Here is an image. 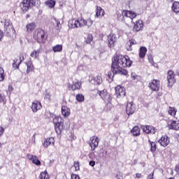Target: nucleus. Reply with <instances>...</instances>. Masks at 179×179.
I'll use <instances>...</instances> for the list:
<instances>
[{"label":"nucleus","mask_w":179,"mask_h":179,"mask_svg":"<svg viewBox=\"0 0 179 179\" xmlns=\"http://www.w3.org/2000/svg\"><path fill=\"white\" fill-rule=\"evenodd\" d=\"M132 65V61L128 56L115 55L112 58L111 71L113 75H128V71L122 68H129Z\"/></svg>","instance_id":"obj_1"},{"label":"nucleus","mask_w":179,"mask_h":179,"mask_svg":"<svg viewBox=\"0 0 179 179\" xmlns=\"http://www.w3.org/2000/svg\"><path fill=\"white\" fill-rule=\"evenodd\" d=\"M40 0H23L20 4V7L22 12L26 13L33 6H40Z\"/></svg>","instance_id":"obj_2"},{"label":"nucleus","mask_w":179,"mask_h":179,"mask_svg":"<svg viewBox=\"0 0 179 179\" xmlns=\"http://www.w3.org/2000/svg\"><path fill=\"white\" fill-rule=\"evenodd\" d=\"M53 123L55 124V131L57 135H61L64 130V119L61 116H56L53 119Z\"/></svg>","instance_id":"obj_3"},{"label":"nucleus","mask_w":179,"mask_h":179,"mask_svg":"<svg viewBox=\"0 0 179 179\" xmlns=\"http://www.w3.org/2000/svg\"><path fill=\"white\" fill-rule=\"evenodd\" d=\"M4 30L6 33L8 37L13 38L16 36L15 29H13V25L10 22V20H6L4 22Z\"/></svg>","instance_id":"obj_4"},{"label":"nucleus","mask_w":179,"mask_h":179,"mask_svg":"<svg viewBox=\"0 0 179 179\" xmlns=\"http://www.w3.org/2000/svg\"><path fill=\"white\" fill-rule=\"evenodd\" d=\"M87 24V21L83 18L78 20H71L69 22V27L70 29H78V27H83Z\"/></svg>","instance_id":"obj_5"},{"label":"nucleus","mask_w":179,"mask_h":179,"mask_svg":"<svg viewBox=\"0 0 179 179\" xmlns=\"http://www.w3.org/2000/svg\"><path fill=\"white\" fill-rule=\"evenodd\" d=\"M103 83V80L101 79V76H96L95 77H93L91 80V90L92 93L94 92L95 94L99 93V91L97 90V87L99 85H101Z\"/></svg>","instance_id":"obj_6"},{"label":"nucleus","mask_w":179,"mask_h":179,"mask_svg":"<svg viewBox=\"0 0 179 179\" xmlns=\"http://www.w3.org/2000/svg\"><path fill=\"white\" fill-rule=\"evenodd\" d=\"M34 38L38 43L44 44L45 43V32L43 29H36L34 33Z\"/></svg>","instance_id":"obj_7"},{"label":"nucleus","mask_w":179,"mask_h":179,"mask_svg":"<svg viewBox=\"0 0 179 179\" xmlns=\"http://www.w3.org/2000/svg\"><path fill=\"white\" fill-rule=\"evenodd\" d=\"M129 17V19H131V20H134V19H135V17H136L137 14L136 13L134 12V11H129V10H123L121 11V13L117 14V19L118 20H124V17Z\"/></svg>","instance_id":"obj_8"},{"label":"nucleus","mask_w":179,"mask_h":179,"mask_svg":"<svg viewBox=\"0 0 179 179\" xmlns=\"http://www.w3.org/2000/svg\"><path fill=\"white\" fill-rule=\"evenodd\" d=\"M92 97H96L99 94V96H100V97H101V99H103V100H104V101H106V103H108V101H111V96L108 94V93L107 92V90L106 89L100 91L99 92H98V93L96 94H95L94 91L93 92H92Z\"/></svg>","instance_id":"obj_9"},{"label":"nucleus","mask_w":179,"mask_h":179,"mask_svg":"<svg viewBox=\"0 0 179 179\" xmlns=\"http://www.w3.org/2000/svg\"><path fill=\"white\" fill-rule=\"evenodd\" d=\"M176 74L173 71H169L167 74L168 87H173L174 83H176Z\"/></svg>","instance_id":"obj_10"},{"label":"nucleus","mask_w":179,"mask_h":179,"mask_svg":"<svg viewBox=\"0 0 179 179\" xmlns=\"http://www.w3.org/2000/svg\"><path fill=\"white\" fill-rule=\"evenodd\" d=\"M115 96L117 99L121 97H125V88L121 87L120 85H117L115 87Z\"/></svg>","instance_id":"obj_11"},{"label":"nucleus","mask_w":179,"mask_h":179,"mask_svg":"<svg viewBox=\"0 0 179 179\" xmlns=\"http://www.w3.org/2000/svg\"><path fill=\"white\" fill-rule=\"evenodd\" d=\"M158 143H159L161 146H163V148H166L169 146L170 143V138L167 136H162L158 141Z\"/></svg>","instance_id":"obj_12"},{"label":"nucleus","mask_w":179,"mask_h":179,"mask_svg":"<svg viewBox=\"0 0 179 179\" xmlns=\"http://www.w3.org/2000/svg\"><path fill=\"white\" fill-rule=\"evenodd\" d=\"M135 104L134 102H128L126 106V113L128 115H132L135 113Z\"/></svg>","instance_id":"obj_13"},{"label":"nucleus","mask_w":179,"mask_h":179,"mask_svg":"<svg viewBox=\"0 0 179 179\" xmlns=\"http://www.w3.org/2000/svg\"><path fill=\"white\" fill-rule=\"evenodd\" d=\"M42 108H43V105H41V101H34V102H32L31 108L33 113H37V111H38V110H41Z\"/></svg>","instance_id":"obj_14"},{"label":"nucleus","mask_w":179,"mask_h":179,"mask_svg":"<svg viewBox=\"0 0 179 179\" xmlns=\"http://www.w3.org/2000/svg\"><path fill=\"white\" fill-rule=\"evenodd\" d=\"M149 87L151 90L157 92V90H159V87H160V81L157 80H153L151 83H150Z\"/></svg>","instance_id":"obj_15"},{"label":"nucleus","mask_w":179,"mask_h":179,"mask_svg":"<svg viewBox=\"0 0 179 179\" xmlns=\"http://www.w3.org/2000/svg\"><path fill=\"white\" fill-rule=\"evenodd\" d=\"M27 159H29V160H31V162H32L34 164H36V166H41V162H40L37 156L28 154L27 155Z\"/></svg>","instance_id":"obj_16"},{"label":"nucleus","mask_w":179,"mask_h":179,"mask_svg":"<svg viewBox=\"0 0 179 179\" xmlns=\"http://www.w3.org/2000/svg\"><path fill=\"white\" fill-rule=\"evenodd\" d=\"M143 29V21L138 20L134 22V30L135 31H141Z\"/></svg>","instance_id":"obj_17"},{"label":"nucleus","mask_w":179,"mask_h":179,"mask_svg":"<svg viewBox=\"0 0 179 179\" xmlns=\"http://www.w3.org/2000/svg\"><path fill=\"white\" fill-rule=\"evenodd\" d=\"M55 143V141L54 140V138L50 137V138H45L43 141V145L44 146V148H48V146H50V145H54Z\"/></svg>","instance_id":"obj_18"},{"label":"nucleus","mask_w":179,"mask_h":179,"mask_svg":"<svg viewBox=\"0 0 179 179\" xmlns=\"http://www.w3.org/2000/svg\"><path fill=\"white\" fill-rule=\"evenodd\" d=\"M99 146V137L93 136L91 139V149L92 150H94L96 148Z\"/></svg>","instance_id":"obj_19"},{"label":"nucleus","mask_w":179,"mask_h":179,"mask_svg":"<svg viewBox=\"0 0 179 179\" xmlns=\"http://www.w3.org/2000/svg\"><path fill=\"white\" fill-rule=\"evenodd\" d=\"M82 86V83L79 81V80H75L73 81V84L69 86L71 88V90H79Z\"/></svg>","instance_id":"obj_20"},{"label":"nucleus","mask_w":179,"mask_h":179,"mask_svg":"<svg viewBox=\"0 0 179 179\" xmlns=\"http://www.w3.org/2000/svg\"><path fill=\"white\" fill-rule=\"evenodd\" d=\"M142 129L145 134H155L156 132L153 126H143Z\"/></svg>","instance_id":"obj_21"},{"label":"nucleus","mask_w":179,"mask_h":179,"mask_svg":"<svg viewBox=\"0 0 179 179\" xmlns=\"http://www.w3.org/2000/svg\"><path fill=\"white\" fill-rule=\"evenodd\" d=\"M96 14H95V17H99L101 18L103 16H104L105 12L104 10L102 9L101 7L100 6H96Z\"/></svg>","instance_id":"obj_22"},{"label":"nucleus","mask_w":179,"mask_h":179,"mask_svg":"<svg viewBox=\"0 0 179 179\" xmlns=\"http://www.w3.org/2000/svg\"><path fill=\"white\" fill-rule=\"evenodd\" d=\"M108 41L109 47H114V44L115 43V41H117V38H115V36L110 35L108 36Z\"/></svg>","instance_id":"obj_23"},{"label":"nucleus","mask_w":179,"mask_h":179,"mask_svg":"<svg viewBox=\"0 0 179 179\" xmlns=\"http://www.w3.org/2000/svg\"><path fill=\"white\" fill-rule=\"evenodd\" d=\"M62 114L64 117H69L71 115V109L67 106H62Z\"/></svg>","instance_id":"obj_24"},{"label":"nucleus","mask_w":179,"mask_h":179,"mask_svg":"<svg viewBox=\"0 0 179 179\" xmlns=\"http://www.w3.org/2000/svg\"><path fill=\"white\" fill-rule=\"evenodd\" d=\"M147 52H148V48H146V47L145 46L141 47L139 50V57L145 58V57H146Z\"/></svg>","instance_id":"obj_25"},{"label":"nucleus","mask_w":179,"mask_h":179,"mask_svg":"<svg viewBox=\"0 0 179 179\" xmlns=\"http://www.w3.org/2000/svg\"><path fill=\"white\" fill-rule=\"evenodd\" d=\"M169 129H174L178 131L179 129V121H173L169 126Z\"/></svg>","instance_id":"obj_26"},{"label":"nucleus","mask_w":179,"mask_h":179,"mask_svg":"<svg viewBox=\"0 0 179 179\" xmlns=\"http://www.w3.org/2000/svg\"><path fill=\"white\" fill-rule=\"evenodd\" d=\"M24 58L20 57V61L18 59H14L13 63V67L15 68V69H19V66L20 64H22V61H23Z\"/></svg>","instance_id":"obj_27"},{"label":"nucleus","mask_w":179,"mask_h":179,"mask_svg":"<svg viewBox=\"0 0 179 179\" xmlns=\"http://www.w3.org/2000/svg\"><path fill=\"white\" fill-rule=\"evenodd\" d=\"M27 33H31L34 29H36V23L31 22L26 26Z\"/></svg>","instance_id":"obj_28"},{"label":"nucleus","mask_w":179,"mask_h":179,"mask_svg":"<svg viewBox=\"0 0 179 179\" xmlns=\"http://www.w3.org/2000/svg\"><path fill=\"white\" fill-rule=\"evenodd\" d=\"M27 65V73H30V72H33L34 71V66H33V63L31 61H29L26 63Z\"/></svg>","instance_id":"obj_29"},{"label":"nucleus","mask_w":179,"mask_h":179,"mask_svg":"<svg viewBox=\"0 0 179 179\" xmlns=\"http://www.w3.org/2000/svg\"><path fill=\"white\" fill-rule=\"evenodd\" d=\"M131 134H133L134 136H138L141 135V129L139 127L135 126L131 131Z\"/></svg>","instance_id":"obj_30"},{"label":"nucleus","mask_w":179,"mask_h":179,"mask_svg":"<svg viewBox=\"0 0 179 179\" xmlns=\"http://www.w3.org/2000/svg\"><path fill=\"white\" fill-rule=\"evenodd\" d=\"M40 52H41V50L40 49L34 50L32 52H31L30 56L31 57V58H34L36 59V58H38V57L40 56Z\"/></svg>","instance_id":"obj_31"},{"label":"nucleus","mask_w":179,"mask_h":179,"mask_svg":"<svg viewBox=\"0 0 179 179\" xmlns=\"http://www.w3.org/2000/svg\"><path fill=\"white\" fill-rule=\"evenodd\" d=\"M172 10H173L175 13H179V2H173V3L172 4Z\"/></svg>","instance_id":"obj_32"},{"label":"nucleus","mask_w":179,"mask_h":179,"mask_svg":"<svg viewBox=\"0 0 179 179\" xmlns=\"http://www.w3.org/2000/svg\"><path fill=\"white\" fill-rule=\"evenodd\" d=\"M150 145V152H152V153H155V152H156V143L151 141L150 140L148 141Z\"/></svg>","instance_id":"obj_33"},{"label":"nucleus","mask_w":179,"mask_h":179,"mask_svg":"<svg viewBox=\"0 0 179 179\" xmlns=\"http://www.w3.org/2000/svg\"><path fill=\"white\" fill-rule=\"evenodd\" d=\"M38 179H50V176H48L47 171H43L40 173Z\"/></svg>","instance_id":"obj_34"},{"label":"nucleus","mask_w":179,"mask_h":179,"mask_svg":"<svg viewBox=\"0 0 179 179\" xmlns=\"http://www.w3.org/2000/svg\"><path fill=\"white\" fill-rule=\"evenodd\" d=\"M168 113L171 117H176V114L177 113V110L176 108L170 106L168 110Z\"/></svg>","instance_id":"obj_35"},{"label":"nucleus","mask_w":179,"mask_h":179,"mask_svg":"<svg viewBox=\"0 0 179 179\" xmlns=\"http://www.w3.org/2000/svg\"><path fill=\"white\" fill-rule=\"evenodd\" d=\"M55 22H56V29L57 30H61V29L62 28V23H63V21L62 20H57V19H55Z\"/></svg>","instance_id":"obj_36"},{"label":"nucleus","mask_w":179,"mask_h":179,"mask_svg":"<svg viewBox=\"0 0 179 179\" xmlns=\"http://www.w3.org/2000/svg\"><path fill=\"white\" fill-rule=\"evenodd\" d=\"M52 51L55 52H61V51H62V45H56L53 46Z\"/></svg>","instance_id":"obj_37"},{"label":"nucleus","mask_w":179,"mask_h":179,"mask_svg":"<svg viewBox=\"0 0 179 179\" xmlns=\"http://www.w3.org/2000/svg\"><path fill=\"white\" fill-rule=\"evenodd\" d=\"M46 6L48 8H54L55 6V1L54 0H49L45 2Z\"/></svg>","instance_id":"obj_38"},{"label":"nucleus","mask_w":179,"mask_h":179,"mask_svg":"<svg viewBox=\"0 0 179 179\" xmlns=\"http://www.w3.org/2000/svg\"><path fill=\"white\" fill-rule=\"evenodd\" d=\"M76 99L77 101H79V103H82L83 100H85V96H83L81 94H78L76 95Z\"/></svg>","instance_id":"obj_39"},{"label":"nucleus","mask_w":179,"mask_h":179,"mask_svg":"<svg viewBox=\"0 0 179 179\" xmlns=\"http://www.w3.org/2000/svg\"><path fill=\"white\" fill-rule=\"evenodd\" d=\"M4 71L3 69L0 67V82H2L5 79V76H3Z\"/></svg>","instance_id":"obj_40"},{"label":"nucleus","mask_w":179,"mask_h":179,"mask_svg":"<svg viewBox=\"0 0 179 179\" xmlns=\"http://www.w3.org/2000/svg\"><path fill=\"white\" fill-rule=\"evenodd\" d=\"M73 167L75 169V171H79L80 168L79 166V162L78 161L74 162Z\"/></svg>","instance_id":"obj_41"},{"label":"nucleus","mask_w":179,"mask_h":179,"mask_svg":"<svg viewBox=\"0 0 179 179\" xmlns=\"http://www.w3.org/2000/svg\"><path fill=\"white\" fill-rule=\"evenodd\" d=\"M131 78L133 79V80H139V76L136 75L135 73H131Z\"/></svg>","instance_id":"obj_42"},{"label":"nucleus","mask_w":179,"mask_h":179,"mask_svg":"<svg viewBox=\"0 0 179 179\" xmlns=\"http://www.w3.org/2000/svg\"><path fill=\"white\" fill-rule=\"evenodd\" d=\"M126 49L127 51H132V45L129 42H127L126 44Z\"/></svg>","instance_id":"obj_43"},{"label":"nucleus","mask_w":179,"mask_h":179,"mask_svg":"<svg viewBox=\"0 0 179 179\" xmlns=\"http://www.w3.org/2000/svg\"><path fill=\"white\" fill-rule=\"evenodd\" d=\"M51 99V94L50 93L47 92L45 94V100H50Z\"/></svg>","instance_id":"obj_44"},{"label":"nucleus","mask_w":179,"mask_h":179,"mask_svg":"<svg viewBox=\"0 0 179 179\" xmlns=\"http://www.w3.org/2000/svg\"><path fill=\"white\" fill-rule=\"evenodd\" d=\"M71 179H80V177H79L76 174L72 173L71 176Z\"/></svg>","instance_id":"obj_45"},{"label":"nucleus","mask_w":179,"mask_h":179,"mask_svg":"<svg viewBox=\"0 0 179 179\" xmlns=\"http://www.w3.org/2000/svg\"><path fill=\"white\" fill-rule=\"evenodd\" d=\"M128 43L131 45H135V44H136V41H135V39H131Z\"/></svg>","instance_id":"obj_46"},{"label":"nucleus","mask_w":179,"mask_h":179,"mask_svg":"<svg viewBox=\"0 0 179 179\" xmlns=\"http://www.w3.org/2000/svg\"><path fill=\"white\" fill-rule=\"evenodd\" d=\"M85 43L90 44V37L89 36H87V38L85 37Z\"/></svg>","instance_id":"obj_47"},{"label":"nucleus","mask_w":179,"mask_h":179,"mask_svg":"<svg viewBox=\"0 0 179 179\" xmlns=\"http://www.w3.org/2000/svg\"><path fill=\"white\" fill-rule=\"evenodd\" d=\"M153 176H155V173L152 172L150 175L148 176L147 179H153Z\"/></svg>","instance_id":"obj_48"},{"label":"nucleus","mask_w":179,"mask_h":179,"mask_svg":"<svg viewBox=\"0 0 179 179\" xmlns=\"http://www.w3.org/2000/svg\"><path fill=\"white\" fill-rule=\"evenodd\" d=\"M13 90V87L12 86L9 85L8 88V92H9L10 94V93H12Z\"/></svg>","instance_id":"obj_49"},{"label":"nucleus","mask_w":179,"mask_h":179,"mask_svg":"<svg viewBox=\"0 0 179 179\" xmlns=\"http://www.w3.org/2000/svg\"><path fill=\"white\" fill-rule=\"evenodd\" d=\"M3 37V32L0 30V41L2 40V38Z\"/></svg>","instance_id":"obj_50"},{"label":"nucleus","mask_w":179,"mask_h":179,"mask_svg":"<svg viewBox=\"0 0 179 179\" xmlns=\"http://www.w3.org/2000/svg\"><path fill=\"white\" fill-rule=\"evenodd\" d=\"M106 107L108 108V111H110V110H111L113 108V106H110V105L109 104H107L106 105Z\"/></svg>","instance_id":"obj_51"},{"label":"nucleus","mask_w":179,"mask_h":179,"mask_svg":"<svg viewBox=\"0 0 179 179\" xmlns=\"http://www.w3.org/2000/svg\"><path fill=\"white\" fill-rule=\"evenodd\" d=\"M96 162L94 161H91L90 162V166H92V167H94V166H95Z\"/></svg>","instance_id":"obj_52"},{"label":"nucleus","mask_w":179,"mask_h":179,"mask_svg":"<svg viewBox=\"0 0 179 179\" xmlns=\"http://www.w3.org/2000/svg\"><path fill=\"white\" fill-rule=\"evenodd\" d=\"M3 131L4 129H3V127H0V136L3 134Z\"/></svg>","instance_id":"obj_53"},{"label":"nucleus","mask_w":179,"mask_h":179,"mask_svg":"<svg viewBox=\"0 0 179 179\" xmlns=\"http://www.w3.org/2000/svg\"><path fill=\"white\" fill-rule=\"evenodd\" d=\"M136 178H141V177H142V175L141 173H136Z\"/></svg>","instance_id":"obj_54"},{"label":"nucleus","mask_w":179,"mask_h":179,"mask_svg":"<svg viewBox=\"0 0 179 179\" xmlns=\"http://www.w3.org/2000/svg\"><path fill=\"white\" fill-rule=\"evenodd\" d=\"M32 141H34V143L36 142V134H34V135L32 136Z\"/></svg>","instance_id":"obj_55"},{"label":"nucleus","mask_w":179,"mask_h":179,"mask_svg":"<svg viewBox=\"0 0 179 179\" xmlns=\"http://www.w3.org/2000/svg\"><path fill=\"white\" fill-rule=\"evenodd\" d=\"M3 99H4V97L2 96L1 95H0V103H1V101H3Z\"/></svg>","instance_id":"obj_56"},{"label":"nucleus","mask_w":179,"mask_h":179,"mask_svg":"<svg viewBox=\"0 0 179 179\" xmlns=\"http://www.w3.org/2000/svg\"><path fill=\"white\" fill-rule=\"evenodd\" d=\"M136 163H138V161H137L136 159H135V160L134 161V164H136Z\"/></svg>","instance_id":"obj_57"},{"label":"nucleus","mask_w":179,"mask_h":179,"mask_svg":"<svg viewBox=\"0 0 179 179\" xmlns=\"http://www.w3.org/2000/svg\"><path fill=\"white\" fill-rule=\"evenodd\" d=\"M176 171H177V173H178V174H179V167L176 168Z\"/></svg>","instance_id":"obj_58"},{"label":"nucleus","mask_w":179,"mask_h":179,"mask_svg":"<svg viewBox=\"0 0 179 179\" xmlns=\"http://www.w3.org/2000/svg\"><path fill=\"white\" fill-rule=\"evenodd\" d=\"M173 1H174V0H167V1L169 2V3L173 2Z\"/></svg>","instance_id":"obj_59"},{"label":"nucleus","mask_w":179,"mask_h":179,"mask_svg":"<svg viewBox=\"0 0 179 179\" xmlns=\"http://www.w3.org/2000/svg\"><path fill=\"white\" fill-rule=\"evenodd\" d=\"M151 62H153V59L151 60Z\"/></svg>","instance_id":"obj_60"},{"label":"nucleus","mask_w":179,"mask_h":179,"mask_svg":"<svg viewBox=\"0 0 179 179\" xmlns=\"http://www.w3.org/2000/svg\"><path fill=\"white\" fill-rule=\"evenodd\" d=\"M99 1H104V0H99Z\"/></svg>","instance_id":"obj_61"},{"label":"nucleus","mask_w":179,"mask_h":179,"mask_svg":"<svg viewBox=\"0 0 179 179\" xmlns=\"http://www.w3.org/2000/svg\"><path fill=\"white\" fill-rule=\"evenodd\" d=\"M90 41H92V38H91V39H90Z\"/></svg>","instance_id":"obj_62"},{"label":"nucleus","mask_w":179,"mask_h":179,"mask_svg":"<svg viewBox=\"0 0 179 179\" xmlns=\"http://www.w3.org/2000/svg\"><path fill=\"white\" fill-rule=\"evenodd\" d=\"M0 148H1V143H0Z\"/></svg>","instance_id":"obj_63"},{"label":"nucleus","mask_w":179,"mask_h":179,"mask_svg":"<svg viewBox=\"0 0 179 179\" xmlns=\"http://www.w3.org/2000/svg\"><path fill=\"white\" fill-rule=\"evenodd\" d=\"M89 164H90V162H89Z\"/></svg>","instance_id":"obj_64"}]
</instances>
